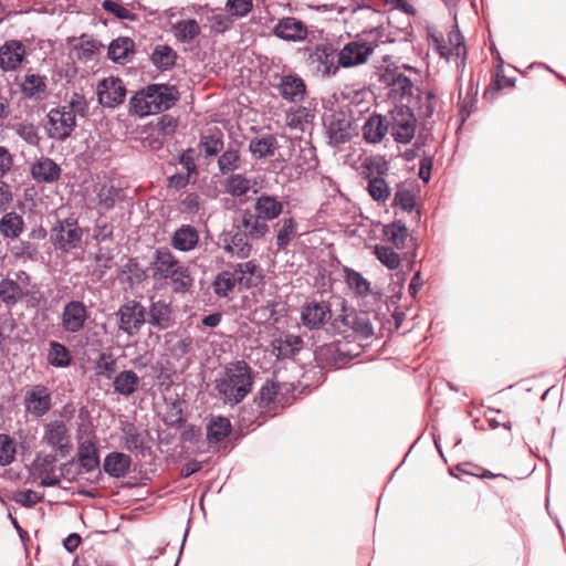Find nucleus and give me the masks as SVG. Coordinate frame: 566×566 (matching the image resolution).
Segmentation results:
<instances>
[{
  "instance_id": "obj_41",
  "label": "nucleus",
  "mask_w": 566,
  "mask_h": 566,
  "mask_svg": "<svg viewBox=\"0 0 566 566\" xmlns=\"http://www.w3.org/2000/svg\"><path fill=\"white\" fill-rule=\"evenodd\" d=\"M384 234L397 249H402L409 232L403 222L396 221L385 227Z\"/></svg>"
},
{
  "instance_id": "obj_61",
  "label": "nucleus",
  "mask_w": 566,
  "mask_h": 566,
  "mask_svg": "<svg viewBox=\"0 0 566 566\" xmlns=\"http://www.w3.org/2000/svg\"><path fill=\"white\" fill-rule=\"evenodd\" d=\"M201 151L207 157H211L217 155L223 148V143L219 138H214L212 136L205 137L200 143Z\"/></svg>"
},
{
  "instance_id": "obj_53",
  "label": "nucleus",
  "mask_w": 566,
  "mask_h": 566,
  "mask_svg": "<svg viewBox=\"0 0 566 566\" xmlns=\"http://www.w3.org/2000/svg\"><path fill=\"white\" fill-rule=\"evenodd\" d=\"M15 443L7 434H0V465L10 464L15 458Z\"/></svg>"
},
{
  "instance_id": "obj_26",
  "label": "nucleus",
  "mask_w": 566,
  "mask_h": 566,
  "mask_svg": "<svg viewBox=\"0 0 566 566\" xmlns=\"http://www.w3.org/2000/svg\"><path fill=\"white\" fill-rule=\"evenodd\" d=\"M273 353L280 358H290L303 347V339L297 335H284L272 342Z\"/></svg>"
},
{
  "instance_id": "obj_56",
  "label": "nucleus",
  "mask_w": 566,
  "mask_h": 566,
  "mask_svg": "<svg viewBox=\"0 0 566 566\" xmlns=\"http://www.w3.org/2000/svg\"><path fill=\"white\" fill-rule=\"evenodd\" d=\"M313 118L311 111L306 107H297L287 115V124L292 128L303 129V125Z\"/></svg>"
},
{
  "instance_id": "obj_5",
  "label": "nucleus",
  "mask_w": 566,
  "mask_h": 566,
  "mask_svg": "<svg viewBox=\"0 0 566 566\" xmlns=\"http://www.w3.org/2000/svg\"><path fill=\"white\" fill-rule=\"evenodd\" d=\"M118 317V331L129 337L137 335L146 323V310L137 301L124 303L116 312Z\"/></svg>"
},
{
  "instance_id": "obj_47",
  "label": "nucleus",
  "mask_w": 566,
  "mask_h": 566,
  "mask_svg": "<svg viewBox=\"0 0 566 566\" xmlns=\"http://www.w3.org/2000/svg\"><path fill=\"white\" fill-rule=\"evenodd\" d=\"M238 279L232 272H222L220 273L213 283L214 292L218 296L226 297L232 291Z\"/></svg>"
},
{
  "instance_id": "obj_21",
  "label": "nucleus",
  "mask_w": 566,
  "mask_h": 566,
  "mask_svg": "<svg viewBox=\"0 0 566 566\" xmlns=\"http://www.w3.org/2000/svg\"><path fill=\"white\" fill-rule=\"evenodd\" d=\"M77 460L86 472H93L99 467V455L96 442L92 438H81L77 447Z\"/></svg>"
},
{
  "instance_id": "obj_57",
  "label": "nucleus",
  "mask_w": 566,
  "mask_h": 566,
  "mask_svg": "<svg viewBox=\"0 0 566 566\" xmlns=\"http://www.w3.org/2000/svg\"><path fill=\"white\" fill-rule=\"evenodd\" d=\"M101 48V43L95 40H82L75 50L78 59L87 61L97 54Z\"/></svg>"
},
{
  "instance_id": "obj_34",
  "label": "nucleus",
  "mask_w": 566,
  "mask_h": 566,
  "mask_svg": "<svg viewBox=\"0 0 566 566\" xmlns=\"http://www.w3.org/2000/svg\"><path fill=\"white\" fill-rule=\"evenodd\" d=\"M231 431V423L228 418H212L207 427V439L210 443H219Z\"/></svg>"
},
{
  "instance_id": "obj_42",
  "label": "nucleus",
  "mask_w": 566,
  "mask_h": 566,
  "mask_svg": "<svg viewBox=\"0 0 566 566\" xmlns=\"http://www.w3.org/2000/svg\"><path fill=\"white\" fill-rule=\"evenodd\" d=\"M174 33L178 41L190 42L200 33V27L193 19L182 20L174 25Z\"/></svg>"
},
{
  "instance_id": "obj_12",
  "label": "nucleus",
  "mask_w": 566,
  "mask_h": 566,
  "mask_svg": "<svg viewBox=\"0 0 566 566\" xmlns=\"http://www.w3.org/2000/svg\"><path fill=\"white\" fill-rule=\"evenodd\" d=\"M88 318L87 308L81 301L67 302L62 311L61 325L67 333L81 332Z\"/></svg>"
},
{
  "instance_id": "obj_6",
  "label": "nucleus",
  "mask_w": 566,
  "mask_h": 566,
  "mask_svg": "<svg viewBox=\"0 0 566 566\" xmlns=\"http://www.w3.org/2000/svg\"><path fill=\"white\" fill-rule=\"evenodd\" d=\"M42 442L55 450L56 454L66 457L72 448L71 436L63 420H53L45 424Z\"/></svg>"
},
{
  "instance_id": "obj_3",
  "label": "nucleus",
  "mask_w": 566,
  "mask_h": 566,
  "mask_svg": "<svg viewBox=\"0 0 566 566\" xmlns=\"http://www.w3.org/2000/svg\"><path fill=\"white\" fill-rule=\"evenodd\" d=\"M178 99L175 87L160 84H151L137 92L130 98V111L139 117L158 114L169 109Z\"/></svg>"
},
{
  "instance_id": "obj_2",
  "label": "nucleus",
  "mask_w": 566,
  "mask_h": 566,
  "mask_svg": "<svg viewBox=\"0 0 566 566\" xmlns=\"http://www.w3.org/2000/svg\"><path fill=\"white\" fill-rule=\"evenodd\" d=\"M87 109L85 97L74 93L65 105L52 108L48 113L44 126L48 136L57 140L66 139L76 126V116H85Z\"/></svg>"
},
{
  "instance_id": "obj_58",
  "label": "nucleus",
  "mask_w": 566,
  "mask_h": 566,
  "mask_svg": "<svg viewBox=\"0 0 566 566\" xmlns=\"http://www.w3.org/2000/svg\"><path fill=\"white\" fill-rule=\"evenodd\" d=\"M394 203L403 211H411L415 207V195L407 188H399L395 193Z\"/></svg>"
},
{
  "instance_id": "obj_32",
  "label": "nucleus",
  "mask_w": 566,
  "mask_h": 566,
  "mask_svg": "<svg viewBox=\"0 0 566 566\" xmlns=\"http://www.w3.org/2000/svg\"><path fill=\"white\" fill-rule=\"evenodd\" d=\"M21 91L28 98L41 99L46 91L44 77L34 73H27L21 84Z\"/></svg>"
},
{
  "instance_id": "obj_59",
  "label": "nucleus",
  "mask_w": 566,
  "mask_h": 566,
  "mask_svg": "<svg viewBox=\"0 0 566 566\" xmlns=\"http://www.w3.org/2000/svg\"><path fill=\"white\" fill-rule=\"evenodd\" d=\"M15 133L21 137L25 143L35 146L39 144V135L36 127L33 124L22 123L17 125Z\"/></svg>"
},
{
  "instance_id": "obj_16",
  "label": "nucleus",
  "mask_w": 566,
  "mask_h": 566,
  "mask_svg": "<svg viewBox=\"0 0 566 566\" xmlns=\"http://www.w3.org/2000/svg\"><path fill=\"white\" fill-rule=\"evenodd\" d=\"M431 41L434 45V49L438 51L440 56L446 60H450L451 57H461L465 55V46L463 43V36L457 28H453L449 32V44H447L441 34L432 33Z\"/></svg>"
},
{
  "instance_id": "obj_25",
  "label": "nucleus",
  "mask_w": 566,
  "mask_h": 566,
  "mask_svg": "<svg viewBox=\"0 0 566 566\" xmlns=\"http://www.w3.org/2000/svg\"><path fill=\"white\" fill-rule=\"evenodd\" d=\"M31 175L39 182H53L60 178L61 168L51 158L42 157L32 165Z\"/></svg>"
},
{
  "instance_id": "obj_11",
  "label": "nucleus",
  "mask_w": 566,
  "mask_h": 566,
  "mask_svg": "<svg viewBox=\"0 0 566 566\" xmlns=\"http://www.w3.org/2000/svg\"><path fill=\"white\" fill-rule=\"evenodd\" d=\"M54 244L63 250H70L77 245L82 239V230L75 219L59 221L52 231Z\"/></svg>"
},
{
  "instance_id": "obj_63",
  "label": "nucleus",
  "mask_w": 566,
  "mask_h": 566,
  "mask_svg": "<svg viewBox=\"0 0 566 566\" xmlns=\"http://www.w3.org/2000/svg\"><path fill=\"white\" fill-rule=\"evenodd\" d=\"M13 166V157L10 151L0 146V178L4 177Z\"/></svg>"
},
{
  "instance_id": "obj_31",
  "label": "nucleus",
  "mask_w": 566,
  "mask_h": 566,
  "mask_svg": "<svg viewBox=\"0 0 566 566\" xmlns=\"http://www.w3.org/2000/svg\"><path fill=\"white\" fill-rule=\"evenodd\" d=\"M280 92L285 99L290 102H298L305 95V84L302 78L287 75L281 81Z\"/></svg>"
},
{
  "instance_id": "obj_55",
  "label": "nucleus",
  "mask_w": 566,
  "mask_h": 566,
  "mask_svg": "<svg viewBox=\"0 0 566 566\" xmlns=\"http://www.w3.org/2000/svg\"><path fill=\"white\" fill-rule=\"evenodd\" d=\"M240 160L239 151L235 149H229L224 151L218 160L219 169L222 174L233 171L238 168Z\"/></svg>"
},
{
  "instance_id": "obj_35",
  "label": "nucleus",
  "mask_w": 566,
  "mask_h": 566,
  "mask_svg": "<svg viewBox=\"0 0 566 566\" xmlns=\"http://www.w3.org/2000/svg\"><path fill=\"white\" fill-rule=\"evenodd\" d=\"M329 143L339 145L348 142L352 137V125L346 119H335L328 126Z\"/></svg>"
},
{
  "instance_id": "obj_15",
  "label": "nucleus",
  "mask_w": 566,
  "mask_h": 566,
  "mask_svg": "<svg viewBox=\"0 0 566 566\" xmlns=\"http://www.w3.org/2000/svg\"><path fill=\"white\" fill-rule=\"evenodd\" d=\"M235 230L242 231L250 240H259L269 232V226L249 209L243 210L234 220Z\"/></svg>"
},
{
  "instance_id": "obj_18",
  "label": "nucleus",
  "mask_w": 566,
  "mask_h": 566,
  "mask_svg": "<svg viewBox=\"0 0 566 566\" xmlns=\"http://www.w3.org/2000/svg\"><path fill=\"white\" fill-rule=\"evenodd\" d=\"M25 55V48L19 40L6 41L0 46V67L4 72L17 70Z\"/></svg>"
},
{
  "instance_id": "obj_10",
  "label": "nucleus",
  "mask_w": 566,
  "mask_h": 566,
  "mask_svg": "<svg viewBox=\"0 0 566 566\" xmlns=\"http://www.w3.org/2000/svg\"><path fill=\"white\" fill-rule=\"evenodd\" d=\"M310 65L321 76H331L336 74L339 66L336 62V54L329 45H317L308 56Z\"/></svg>"
},
{
  "instance_id": "obj_50",
  "label": "nucleus",
  "mask_w": 566,
  "mask_h": 566,
  "mask_svg": "<svg viewBox=\"0 0 566 566\" xmlns=\"http://www.w3.org/2000/svg\"><path fill=\"white\" fill-rule=\"evenodd\" d=\"M279 390L280 386L276 382L268 380L259 390L255 402L261 408L270 406V403L275 400Z\"/></svg>"
},
{
  "instance_id": "obj_20",
  "label": "nucleus",
  "mask_w": 566,
  "mask_h": 566,
  "mask_svg": "<svg viewBox=\"0 0 566 566\" xmlns=\"http://www.w3.org/2000/svg\"><path fill=\"white\" fill-rule=\"evenodd\" d=\"M284 209V203L275 196L262 193L254 202V212L266 223L279 218Z\"/></svg>"
},
{
  "instance_id": "obj_17",
  "label": "nucleus",
  "mask_w": 566,
  "mask_h": 566,
  "mask_svg": "<svg viewBox=\"0 0 566 566\" xmlns=\"http://www.w3.org/2000/svg\"><path fill=\"white\" fill-rule=\"evenodd\" d=\"M381 81L389 87V97L394 101H402L413 93L412 81L398 71H387Z\"/></svg>"
},
{
  "instance_id": "obj_4",
  "label": "nucleus",
  "mask_w": 566,
  "mask_h": 566,
  "mask_svg": "<svg viewBox=\"0 0 566 566\" xmlns=\"http://www.w3.org/2000/svg\"><path fill=\"white\" fill-rule=\"evenodd\" d=\"M334 327L345 337L366 339L374 335V326L367 313L348 312L334 321Z\"/></svg>"
},
{
  "instance_id": "obj_39",
  "label": "nucleus",
  "mask_w": 566,
  "mask_h": 566,
  "mask_svg": "<svg viewBox=\"0 0 566 566\" xmlns=\"http://www.w3.org/2000/svg\"><path fill=\"white\" fill-rule=\"evenodd\" d=\"M72 356L70 350L59 342H51L48 353V361L54 367L64 368L71 364Z\"/></svg>"
},
{
  "instance_id": "obj_44",
  "label": "nucleus",
  "mask_w": 566,
  "mask_h": 566,
  "mask_svg": "<svg viewBox=\"0 0 566 566\" xmlns=\"http://www.w3.org/2000/svg\"><path fill=\"white\" fill-rule=\"evenodd\" d=\"M276 139L272 135L255 138L250 143V151L256 158L272 156L274 154Z\"/></svg>"
},
{
  "instance_id": "obj_22",
  "label": "nucleus",
  "mask_w": 566,
  "mask_h": 566,
  "mask_svg": "<svg viewBox=\"0 0 566 566\" xmlns=\"http://www.w3.org/2000/svg\"><path fill=\"white\" fill-rule=\"evenodd\" d=\"M153 265L154 275L160 279H168L184 266V264L167 249H159L156 251V258Z\"/></svg>"
},
{
  "instance_id": "obj_64",
  "label": "nucleus",
  "mask_w": 566,
  "mask_h": 566,
  "mask_svg": "<svg viewBox=\"0 0 566 566\" xmlns=\"http://www.w3.org/2000/svg\"><path fill=\"white\" fill-rule=\"evenodd\" d=\"M157 127L161 134L171 135L176 130L177 120L170 115H164L160 117Z\"/></svg>"
},
{
  "instance_id": "obj_23",
  "label": "nucleus",
  "mask_w": 566,
  "mask_h": 566,
  "mask_svg": "<svg viewBox=\"0 0 566 566\" xmlns=\"http://www.w3.org/2000/svg\"><path fill=\"white\" fill-rule=\"evenodd\" d=\"M132 459L123 452L108 453L103 462V469L112 478H124L130 469Z\"/></svg>"
},
{
  "instance_id": "obj_60",
  "label": "nucleus",
  "mask_w": 566,
  "mask_h": 566,
  "mask_svg": "<svg viewBox=\"0 0 566 566\" xmlns=\"http://www.w3.org/2000/svg\"><path fill=\"white\" fill-rule=\"evenodd\" d=\"M14 501L22 506L32 507L42 501V495L32 490H24L14 495Z\"/></svg>"
},
{
  "instance_id": "obj_62",
  "label": "nucleus",
  "mask_w": 566,
  "mask_h": 566,
  "mask_svg": "<svg viewBox=\"0 0 566 566\" xmlns=\"http://www.w3.org/2000/svg\"><path fill=\"white\" fill-rule=\"evenodd\" d=\"M102 7L105 11L114 14L115 17L119 19H132V13L128 9L123 7L120 3L112 1V0H105L102 3Z\"/></svg>"
},
{
  "instance_id": "obj_54",
  "label": "nucleus",
  "mask_w": 566,
  "mask_h": 566,
  "mask_svg": "<svg viewBox=\"0 0 566 566\" xmlns=\"http://www.w3.org/2000/svg\"><path fill=\"white\" fill-rule=\"evenodd\" d=\"M253 8L252 0H227L226 10L233 18L248 15Z\"/></svg>"
},
{
  "instance_id": "obj_30",
  "label": "nucleus",
  "mask_w": 566,
  "mask_h": 566,
  "mask_svg": "<svg viewBox=\"0 0 566 566\" xmlns=\"http://www.w3.org/2000/svg\"><path fill=\"white\" fill-rule=\"evenodd\" d=\"M140 379L133 370H123L114 378L113 386L115 392L122 396L133 395L139 387Z\"/></svg>"
},
{
  "instance_id": "obj_48",
  "label": "nucleus",
  "mask_w": 566,
  "mask_h": 566,
  "mask_svg": "<svg viewBox=\"0 0 566 566\" xmlns=\"http://www.w3.org/2000/svg\"><path fill=\"white\" fill-rule=\"evenodd\" d=\"M375 255L389 270H396L400 265V256L389 247L376 245Z\"/></svg>"
},
{
  "instance_id": "obj_19",
  "label": "nucleus",
  "mask_w": 566,
  "mask_h": 566,
  "mask_svg": "<svg viewBox=\"0 0 566 566\" xmlns=\"http://www.w3.org/2000/svg\"><path fill=\"white\" fill-rule=\"evenodd\" d=\"M250 239L240 230L228 231L221 234L220 242L223 250L231 256L245 259L251 253Z\"/></svg>"
},
{
  "instance_id": "obj_27",
  "label": "nucleus",
  "mask_w": 566,
  "mask_h": 566,
  "mask_svg": "<svg viewBox=\"0 0 566 566\" xmlns=\"http://www.w3.org/2000/svg\"><path fill=\"white\" fill-rule=\"evenodd\" d=\"M171 313L170 305L165 301H153L147 322L158 329H166L171 325Z\"/></svg>"
},
{
  "instance_id": "obj_51",
  "label": "nucleus",
  "mask_w": 566,
  "mask_h": 566,
  "mask_svg": "<svg viewBox=\"0 0 566 566\" xmlns=\"http://www.w3.org/2000/svg\"><path fill=\"white\" fill-rule=\"evenodd\" d=\"M368 192L376 201L384 202L390 196V189L382 178H373L368 182Z\"/></svg>"
},
{
  "instance_id": "obj_37",
  "label": "nucleus",
  "mask_w": 566,
  "mask_h": 566,
  "mask_svg": "<svg viewBox=\"0 0 566 566\" xmlns=\"http://www.w3.org/2000/svg\"><path fill=\"white\" fill-rule=\"evenodd\" d=\"M134 42L128 38H118L108 46V56L116 63L124 62L133 53Z\"/></svg>"
},
{
  "instance_id": "obj_38",
  "label": "nucleus",
  "mask_w": 566,
  "mask_h": 566,
  "mask_svg": "<svg viewBox=\"0 0 566 566\" xmlns=\"http://www.w3.org/2000/svg\"><path fill=\"white\" fill-rule=\"evenodd\" d=\"M255 182L241 174L231 175L226 182V190L232 197H243L253 187Z\"/></svg>"
},
{
  "instance_id": "obj_49",
  "label": "nucleus",
  "mask_w": 566,
  "mask_h": 566,
  "mask_svg": "<svg viewBox=\"0 0 566 566\" xmlns=\"http://www.w3.org/2000/svg\"><path fill=\"white\" fill-rule=\"evenodd\" d=\"M168 279L171 280L172 290L177 293H185L192 286V277L190 276L189 269L184 265L176 273Z\"/></svg>"
},
{
  "instance_id": "obj_40",
  "label": "nucleus",
  "mask_w": 566,
  "mask_h": 566,
  "mask_svg": "<svg viewBox=\"0 0 566 566\" xmlns=\"http://www.w3.org/2000/svg\"><path fill=\"white\" fill-rule=\"evenodd\" d=\"M23 230V220L15 212L6 213L0 220V231L6 238H18Z\"/></svg>"
},
{
  "instance_id": "obj_28",
  "label": "nucleus",
  "mask_w": 566,
  "mask_h": 566,
  "mask_svg": "<svg viewBox=\"0 0 566 566\" xmlns=\"http://www.w3.org/2000/svg\"><path fill=\"white\" fill-rule=\"evenodd\" d=\"M329 307L325 303H311L302 312L303 324L308 328H319L329 318Z\"/></svg>"
},
{
  "instance_id": "obj_8",
  "label": "nucleus",
  "mask_w": 566,
  "mask_h": 566,
  "mask_svg": "<svg viewBox=\"0 0 566 566\" xmlns=\"http://www.w3.org/2000/svg\"><path fill=\"white\" fill-rule=\"evenodd\" d=\"M25 412L34 418H41L52 407V398L49 389L43 385L28 387L23 396Z\"/></svg>"
},
{
  "instance_id": "obj_9",
  "label": "nucleus",
  "mask_w": 566,
  "mask_h": 566,
  "mask_svg": "<svg viewBox=\"0 0 566 566\" xmlns=\"http://www.w3.org/2000/svg\"><path fill=\"white\" fill-rule=\"evenodd\" d=\"M374 50L375 46L367 42H349L337 54L338 65L342 67H353L364 64Z\"/></svg>"
},
{
  "instance_id": "obj_13",
  "label": "nucleus",
  "mask_w": 566,
  "mask_h": 566,
  "mask_svg": "<svg viewBox=\"0 0 566 566\" xmlns=\"http://www.w3.org/2000/svg\"><path fill=\"white\" fill-rule=\"evenodd\" d=\"M97 96L103 106L115 107L124 102L126 87L120 78L109 76L99 82Z\"/></svg>"
},
{
  "instance_id": "obj_7",
  "label": "nucleus",
  "mask_w": 566,
  "mask_h": 566,
  "mask_svg": "<svg viewBox=\"0 0 566 566\" xmlns=\"http://www.w3.org/2000/svg\"><path fill=\"white\" fill-rule=\"evenodd\" d=\"M416 118L410 108L396 107L391 112V135L396 142L408 144L415 136Z\"/></svg>"
},
{
  "instance_id": "obj_29",
  "label": "nucleus",
  "mask_w": 566,
  "mask_h": 566,
  "mask_svg": "<svg viewBox=\"0 0 566 566\" xmlns=\"http://www.w3.org/2000/svg\"><path fill=\"white\" fill-rule=\"evenodd\" d=\"M199 242L198 231L189 224H184L177 229L171 239V245L179 251H190Z\"/></svg>"
},
{
  "instance_id": "obj_14",
  "label": "nucleus",
  "mask_w": 566,
  "mask_h": 566,
  "mask_svg": "<svg viewBox=\"0 0 566 566\" xmlns=\"http://www.w3.org/2000/svg\"><path fill=\"white\" fill-rule=\"evenodd\" d=\"M275 36L289 42H303L308 36V28L294 17H285L279 20L273 29Z\"/></svg>"
},
{
  "instance_id": "obj_1",
  "label": "nucleus",
  "mask_w": 566,
  "mask_h": 566,
  "mask_svg": "<svg viewBox=\"0 0 566 566\" xmlns=\"http://www.w3.org/2000/svg\"><path fill=\"white\" fill-rule=\"evenodd\" d=\"M253 373L242 360L230 363L216 379L220 399L230 406L240 403L252 390Z\"/></svg>"
},
{
  "instance_id": "obj_52",
  "label": "nucleus",
  "mask_w": 566,
  "mask_h": 566,
  "mask_svg": "<svg viewBox=\"0 0 566 566\" xmlns=\"http://www.w3.org/2000/svg\"><path fill=\"white\" fill-rule=\"evenodd\" d=\"M346 282L358 295H367L370 291L368 281L354 270L346 271Z\"/></svg>"
},
{
  "instance_id": "obj_24",
  "label": "nucleus",
  "mask_w": 566,
  "mask_h": 566,
  "mask_svg": "<svg viewBox=\"0 0 566 566\" xmlns=\"http://www.w3.org/2000/svg\"><path fill=\"white\" fill-rule=\"evenodd\" d=\"M389 123L382 115H371L363 126V135L366 142L380 143L388 133Z\"/></svg>"
},
{
  "instance_id": "obj_45",
  "label": "nucleus",
  "mask_w": 566,
  "mask_h": 566,
  "mask_svg": "<svg viewBox=\"0 0 566 566\" xmlns=\"http://www.w3.org/2000/svg\"><path fill=\"white\" fill-rule=\"evenodd\" d=\"M297 223L293 218H285L282 220L281 228L276 233V245L279 249H284L296 237Z\"/></svg>"
},
{
  "instance_id": "obj_46",
  "label": "nucleus",
  "mask_w": 566,
  "mask_h": 566,
  "mask_svg": "<svg viewBox=\"0 0 566 566\" xmlns=\"http://www.w3.org/2000/svg\"><path fill=\"white\" fill-rule=\"evenodd\" d=\"M119 195V189L112 184H104L97 190V205L103 209L114 207Z\"/></svg>"
},
{
  "instance_id": "obj_36",
  "label": "nucleus",
  "mask_w": 566,
  "mask_h": 566,
  "mask_svg": "<svg viewBox=\"0 0 566 566\" xmlns=\"http://www.w3.org/2000/svg\"><path fill=\"white\" fill-rule=\"evenodd\" d=\"M25 294L20 283H15L12 279H3L0 282V298L7 305H13L20 301Z\"/></svg>"
},
{
  "instance_id": "obj_43",
  "label": "nucleus",
  "mask_w": 566,
  "mask_h": 566,
  "mask_svg": "<svg viewBox=\"0 0 566 566\" xmlns=\"http://www.w3.org/2000/svg\"><path fill=\"white\" fill-rule=\"evenodd\" d=\"M176 52L168 45H158L151 54L153 63L161 70L172 67L176 63Z\"/></svg>"
},
{
  "instance_id": "obj_33",
  "label": "nucleus",
  "mask_w": 566,
  "mask_h": 566,
  "mask_svg": "<svg viewBox=\"0 0 566 566\" xmlns=\"http://www.w3.org/2000/svg\"><path fill=\"white\" fill-rule=\"evenodd\" d=\"M233 273L238 279V283L245 287L256 285L261 279L260 271L256 264L252 261L238 264Z\"/></svg>"
}]
</instances>
